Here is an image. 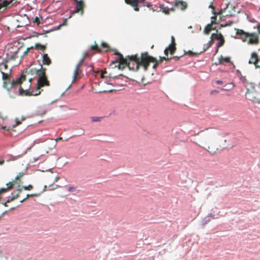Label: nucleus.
<instances>
[{"label": "nucleus", "instance_id": "nucleus-6", "mask_svg": "<svg viewBox=\"0 0 260 260\" xmlns=\"http://www.w3.org/2000/svg\"><path fill=\"white\" fill-rule=\"evenodd\" d=\"M83 64V59H80L76 64L74 70L72 77V82H75L81 79L83 76L82 69L81 68Z\"/></svg>", "mask_w": 260, "mask_h": 260}, {"label": "nucleus", "instance_id": "nucleus-2", "mask_svg": "<svg viewBox=\"0 0 260 260\" xmlns=\"http://www.w3.org/2000/svg\"><path fill=\"white\" fill-rule=\"evenodd\" d=\"M218 134V131L216 128L208 127L201 130L195 134L194 136L198 137L190 141L207 150L210 154H215L219 150V145L214 141V138Z\"/></svg>", "mask_w": 260, "mask_h": 260}, {"label": "nucleus", "instance_id": "nucleus-36", "mask_svg": "<svg viewBox=\"0 0 260 260\" xmlns=\"http://www.w3.org/2000/svg\"><path fill=\"white\" fill-rule=\"evenodd\" d=\"M101 45L103 48L105 49V51H107L109 48V46L106 43H102Z\"/></svg>", "mask_w": 260, "mask_h": 260}, {"label": "nucleus", "instance_id": "nucleus-3", "mask_svg": "<svg viewBox=\"0 0 260 260\" xmlns=\"http://www.w3.org/2000/svg\"><path fill=\"white\" fill-rule=\"evenodd\" d=\"M28 80V81L27 82L25 85H23V82L26 80V75L23 73L19 78L12 81L10 88H13L17 85H20L19 92L20 95L36 96L40 94L41 92L40 89H39L37 91H36V88L35 90H32L31 91L29 90L31 86V82L32 80V78H29Z\"/></svg>", "mask_w": 260, "mask_h": 260}, {"label": "nucleus", "instance_id": "nucleus-14", "mask_svg": "<svg viewBox=\"0 0 260 260\" xmlns=\"http://www.w3.org/2000/svg\"><path fill=\"white\" fill-rule=\"evenodd\" d=\"M76 7L75 10L72 13V14L80 13L81 15H82L83 13V9L85 7V5L82 1H76Z\"/></svg>", "mask_w": 260, "mask_h": 260}, {"label": "nucleus", "instance_id": "nucleus-19", "mask_svg": "<svg viewBox=\"0 0 260 260\" xmlns=\"http://www.w3.org/2000/svg\"><path fill=\"white\" fill-rule=\"evenodd\" d=\"M175 6L180 8L182 10H184L187 7V4L184 2L176 0L175 3Z\"/></svg>", "mask_w": 260, "mask_h": 260}, {"label": "nucleus", "instance_id": "nucleus-29", "mask_svg": "<svg viewBox=\"0 0 260 260\" xmlns=\"http://www.w3.org/2000/svg\"><path fill=\"white\" fill-rule=\"evenodd\" d=\"M91 50H96L97 52H100L101 51V49L98 46L96 42H94V45L90 47Z\"/></svg>", "mask_w": 260, "mask_h": 260}, {"label": "nucleus", "instance_id": "nucleus-28", "mask_svg": "<svg viewBox=\"0 0 260 260\" xmlns=\"http://www.w3.org/2000/svg\"><path fill=\"white\" fill-rule=\"evenodd\" d=\"M224 42H225V41L223 37L222 39H221L220 40H219V41L217 43V44L216 45L217 47V49L216 50V52H218V48L223 45V44H224Z\"/></svg>", "mask_w": 260, "mask_h": 260}, {"label": "nucleus", "instance_id": "nucleus-5", "mask_svg": "<svg viewBox=\"0 0 260 260\" xmlns=\"http://www.w3.org/2000/svg\"><path fill=\"white\" fill-rule=\"evenodd\" d=\"M237 35L240 36V39L249 45H257L259 43L258 35L255 32L249 33L242 29H238Z\"/></svg>", "mask_w": 260, "mask_h": 260}, {"label": "nucleus", "instance_id": "nucleus-40", "mask_svg": "<svg viewBox=\"0 0 260 260\" xmlns=\"http://www.w3.org/2000/svg\"><path fill=\"white\" fill-rule=\"evenodd\" d=\"M209 8H211L212 9V12L214 13V14H215V13L214 12V11L215 10V8L213 6V3L212 2L210 3V4L209 6Z\"/></svg>", "mask_w": 260, "mask_h": 260}, {"label": "nucleus", "instance_id": "nucleus-53", "mask_svg": "<svg viewBox=\"0 0 260 260\" xmlns=\"http://www.w3.org/2000/svg\"><path fill=\"white\" fill-rule=\"evenodd\" d=\"M84 85H83V86H82L81 88H82H82H84Z\"/></svg>", "mask_w": 260, "mask_h": 260}, {"label": "nucleus", "instance_id": "nucleus-38", "mask_svg": "<svg viewBox=\"0 0 260 260\" xmlns=\"http://www.w3.org/2000/svg\"><path fill=\"white\" fill-rule=\"evenodd\" d=\"M89 56V54L88 52H84L83 54V57L81 59H83V63L84 61V60L86 57H87Z\"/></svg>", "mask_w": 260, "mask_h": 260}, {"label": "nucleus", "instance_id": "nucleus-48", "mask_svg": "<svg viewBox=\"0 0 260 260\" xmlns=\"http://www.w3.org/2000/svg\"><path fill=\"white\" fill-rule=\"evenodd\" d=\"M63 139L62 137H59L55 140V142H58L59 141L62 140Z\"/></svg>", "mask_w": 260, "mask_h": 260}, {"label": "nucleus", "instance_id": "nucleus-37", "mask_svg": "<svg viewBox=\"0 0 260 260\" xmlns=\"http://www.w3.org/2000/svg\"><path fill=\"white\" fill-rule=\"evenodd\" d=\"M216 23H217V22H216V16H212L211 17V24H212V25H213V24H216Z\"/></svg>", "mask_w": 260, "mask_h": 260}, {"label": "nucleus", "instance_id": "nucleus-24", "mask_svg": "<svg viewBox=\"0 0 260 260\" xmlns=\"http://www.w3.org/2000/svg\"><path fill=\"white\" fill-rule=\"evenodd\" d=\"M8 62V61H7V60L6 59L5 62H3L0 64V71H3L5 72L9 70H8V66L7 64Z\"/></svg>", "mask_w": 260, "mask_h": 260}, {"label": "nucleus", "instance_id": "nucleus-11", "mask_svg": "<svg viewBox=\"0 0 260 260\" xmlns=\"http://www.w3.org/2000/svg\"><path fill=\"white\" fill-rule=\"evenodd\" d=\"M235 8L232 5L228 4L226 7L223 9H221L220 13L222 14L223 16L231 17L235 15Z\"/></svg>", "mask_w": 260, "mask_h": 260}, {"label": "nucleus", "instance_id": "nucleus-34", "mask_svg": "<svg viewBox=\"0 0 260 260\" xmlns=\"http://www.w3.org/2000/svg\"><path fill=\"white\" fill-rule=\"evenodd\" d=\"M107 73L105 71H101V77L102 78H107L108 77V76L107 75Z\"/></svg>", "mask_w": 260, "mask_h": 260}, {"label": "nucleus", "instance_id": "nucleus-18", "mask_svg": "<svg viewBox=\"0 0 260 260\" xmlns=\"http://www.w3.org/2000/svg\"><path fill=\"white\" fill-rule=\"evenodd\" d=\"M224 62L230 63L231 62V58L230 57H223L222 55L218 58L217 62H215L216 65L223 64Z\"/></svg>", "mask_w": 260, "mask_h": 260}, {"label": "nucleus", "instance_id": "nucleus-15", "mask_svg": "<svg viewBox=\"0 0 260 260\" xmlns=\"http://www.w3.org/2000/svg\"><path fill=\"white\" fill-rule=\"evenodd\" d=\"M175 45V39L173 37H172V43L165 49L164 51L165 54L168 56L169 51H170L171 54H173L176 50Z\"/></svg>", "mask_w": 260, "mask_h": 260}, {"label": "nucleus", "instance_id": "nucleus-51", "mask_svg": "<svg viewBox=\"0 0 260 260\" xmlns=\"http://www.w3.org/2000/svg\"><path fill=\"white\" fill-rule=\"evenodd\" d=\"M189 53L190 54L192 55H194V54H198V53H193V52H191V51H189Z\"/></svg>", "mask_w": 260, "mask_h": 260}, {"label": "nucleus", "instance_id": "nucleus-9", "mask_svg": "<svg viewBox=\"0 0 260 260\" xmlns=\"http://www.w3.org/2000/svg\"><path fill=\"white\" fill-rule=\"evenodd\" d=\"M0 73L2 75V78L4 80V86L9 90L11 88L10 85L12 82L10 80L11 70H9L7 72L2 71H0Z\"/></svg>", "mask_w": 260, "mask_h": 260}, {"label": "nucleus", "instance_id": "nucleus-45", "mask_svg": "<svg viewBox=\"0 0 260 260\" xmlns=\"http://www.w3.org/2000/svg\"><path fill=\"white\" fill-rule=\"evenodd\" d=\"M216 83L217 84H223V82L222 81H220V80H217L216 81Z\"/></svg>", "mask_w": 260, "mask_h": 260}, {"label": "nucleus", "instance_id": "nucleus-8", "mask_svg": "<svg viewBox=\"0 0 260 260\" xmlns=\"http://www.w3.org/2000/svg\"><path fill=\"white\" fill-rule=\"evenodd\" d=\"M20 49V48L17 47L14 45L9 48L8 52L6 53L7 58L6 59L7 60V61L15 59L17 57V54Z\"/></svg>", "mask_w": 260, "mask_h": 260}, {"label": "nucleus", "instance_id": "nucleus-46", "mask_svg": "<svg viewBox=\"0 0 260 260\" xmlns=\"http://www.w3.org/2000/svg\"><path fill=\"white\" fill-rule=\"evenodd\" d=\"M233 24L232 21H230L228 23H227L226 24L224 25V26H230Z\"/></svg>", "mask_w": 260, "mask_h": 260}, {"label": "nucleus", "instance_id": "nucleus-52", "mask_svg": "<svg viewBox=\"0 0 260 260\" xmlns=\"http://www.w3.org/2000/svg\"><path fill=\"white\" fill-rule=\"evenodd\" d=\"M46 188H47V186L45 185L44 187L43 190L42 191V192H44V191H45L46 190Z\"/></svg>", "mask_w": 260, "mask_h": 260}, {"label": "nucleus", "instance_id": "nucleus-47", "mask_svg": "<svg viewBox=\"0 0 260 260\" xmlns=\"http://www.w3.org/2000/svg\"><path fill=\"white\" fill-rule=\"evenodd\" d=\"M84 134V130L83 129H81L80 133H79V135L81 136L83 135Z\"/></svg>", "mask_w": 260, "mask_h": 260}, {"label": "nucleus", "instance_id": "nucleus-22", "mask_svg": "<svg viewBox=\"0 0 260 260\" xmlns=\"http://www.w3.org/2000/svg\"><path fill=\"white\" fill-rule=\"evenodd\" d=\"M223 37L222 36L221 32L219 33H215V34H212L211 36V39H212V40H216L219 41V40H221Z\"/></svg>", "mask_w": 260, "mask_h": 260}, {"label": "nucleus", "instance_id": "nucleus-31", "mask_svg": "<svg viewBox=\"0 0 260 260\" xmlns=\"http://www.w3.org/2000/svg\"><path fill=\"white\" fill-rule=\"evenodd\" d=\"M2 125L1 128L3 130H5L7 131H10L11 130L13 127L11 126H6V125H3V123L1 124Z\"/></svg>", "mask_w": 260, "mask_h": 260}, {"label": "nucleus", "instance_id": "nucleus-20", "mask_svg": "<svg viewBox=\"0 0 260 260\" xmlns=\"http://www.w3.org/2000/svg\"><path fill=\"white\" fill-rule=\"evenodd\" d=\"M42 62L45 65L49 66L51 63V60L46 53H44L42 56Z\"/></svg>", "mask_w": 260, "mask_h": 260}, {"label": "nucleus", "instance_id": "nucleus-10", "mask_svg": "<svg viewBox=\"0 0 260 260\" xmlns=\"http://www.w3.org/2000/svg\"><path fill=\"white\" fill-rule=\"evenodd\" d=\"M245 96L248 100L251 101L253 103H260V98L256 90L251 92L246 91L245 93Z\"/></svg>", "mask_w": 260, "mask_h": 260}, {"label": "nucleus", "instance_id": "nucleus-16", "mask_svg": "<svg viewBox=\"0 0 260 260\" xmlns=\"http://www.w3.org/2000/svg\"><path fill=\"white\" fill-rule=\"evenodd\" d=\"M1 1L2 0H0V9L4 7L10 8L17 2V0L3 1L2 3Z\"/></svg>", "mask_w": 260, "mask_h": 260}, {"label": "nucleus", "instance_id": "nucleus-4", "mask_svg": "<svg viewBox=\"0 0 260 260\" xmlns=\"http://www.w3.org/2000/svg\"><path fill=\"white\" fill-rule=\"evenodd\" d=\"M46 69L43 68L41 65L39 69L32 68L25 72L27 75H31L34 77H36L37 75L38 76L37 85L36 86L37 91L42 87L49 85V82L47 80L46 75Z\"/></svg>", "mask_w": 260, "mask_h": 260}, {"label": "nucleus", "instance_id": "nucleus-25", "mask_svg": "<svg viewBox=\"0 0 260 260\" xmlns=\"http://www.w3.org/2000/svg\"><path fill=\"white\" fill-rule=\"evenodd\" d=\"M213 29V28H212V24L210 23V24H208L206 26V27L204 29V32L205 34L208 35L210 33V32L211 31V30Z\"/></svg>", "mask_w": 260, "mask_h": 260}, {"label": "nucleus", "instance_id": "nucleus-42", "mask_svg": "<svg viewBox=\"0 0 260 260\" xmlns=\"http://www.w3.org/2000/svg\"><path fill=\"white\" fill-rule=\"evenodd\" d=\"M59 179V177L57 175L55 176L54 177V180L53 181V183H55L56 182H57Z\"/></svg>", "mask_w": 260, "mask_h": 260}, {"label": "nucleus", "instance_id": "nucleus-12", "mask_svg": "<svg viewBox=\"0 0 260 260\" xmlns=\"http://www.w3.org/2000/svg\"><path fill=\"white\" fill-rule=\"evenodd\" d=\"M240 80L242 81L244 86L247 89V91H253L255 90V84L252 82H250L245 77H242L240 78Z\"/></svg>", "mask_w": 260, "mask_h": 260}, {"label": "nucleus", "instance_id": "nucleus-17", "mask_svg": "<svg viewBox=\"0 0 260 260\" xmlns=\"http://www.w3.org/2000/svg\"><path fill=\"white\" fill-rule=\"evenodd\" d=\"M24 175V174L23 172L19 173L14 180L9 182V184H12V187L16 184H19L21 183V179L23 177Z\"/></svg>", "mask_w": 260, "mask_h": 260}, {"label": "nucleus", "instance_id": "nucleus-30", "mask_svg": "<svg viewBox=\"0 0 260 260\" xmlns=\"http://www.w3.org/2000/svg\"><path fill=\"white\" fill-rule=\"evenodd\" d=\"M40 193L38 194V193H33V194H27L26 197L25 198H24V199H23L22 200H21L20 201L21 203H22L24 201H25L27 198H29V197H38L40 196Z\"/></svg>", "mask_w": 260, "mask_h": 260}, {"label": "nucleus", "instance_id": "nucleus-33", "mask_svg": "<svg viewBox=\"0 0 260 260\" xmlns=\"http://www.w3.org/2000/svg\"><path fill=\"white\" fill-rule=\"evenodd\" d=\"M91 120L92 122H98L101 120V117H91Z\"/></svg>", "mask_w": 260, "mask_h": 260}, {"label": "nucleus", "instance_id": "nucleus-44", "mask_svg": "<svg viewBox=\"0 0 260 260\" xmlns=\"http://www.w3.org/2000/svg\"><path fill=\"white\" fill-rule=\"evenodd\" d=\"M70 191H74L75 190V188L74 187H70L69 189Z\"/></svg>", "mask_w": 260, "mask_h": 260}, {"label": "nucleus", "instance_id": "nucleus-49", "mask_svg": "<svg viewBox=\"0 0 260 260\" xmlns=\"http://www.w3.org/2000/svg\"><path fill=\"white\" fill-rule=\"evenodd\" d=\"M67 22V20L66 19H64V22H63V23L62 24H60V25H59V27H60V26H62V25H66V24Z\"/></svg>", "mask_w": 260, "mask_h": 260}, {"label": "nucleus", "instance_id": "nucleus-50", "mask_svg": "<svg viewBox=\"0 0 260 260\" xmlns=\"http://www.w3.org/2000/svg\"><path fill=\"white\" fill-rule=\"evenodd\" d=\"M256 28H257V31L258 32V34H260V24L259 25H258L257 26H256Z\"/></svg>", "mask_w": 260, "mask_h": 260}, {"label": "nucleus", "instance_id": "nucleus-27", "mask_svg": "<svg viewBox=\"0 0 260 260\" xmlns=\"http://www.w3.org/2000/svg\"><path fill=\"white\" fill-rule=\"evenodd\" d=\"M25 119L24 117H22L21 119L20 120L18 118H16L15 120V123L13 124L12 126L13 128L15 127L16 126H18V125L20 124L21 123V122L23 121Z\"/></svg>", "mask_w": 260, "mask_h": 260}, {"label": "nucleus", "instance_id": "nucleus-54", "mask_svg": "<svg viewBox=\"0 0 260 260\" xmlns=\"http://www.w3.org/2000/svg\"><path fill=\"white\" fill-rule=\"evenodd\" d=\"M74 1L76 2V1H78V0H74Z\"/></svg>", "mask_w": 260, "mask_h": 260}, {"label": "nucleus", "instance_id": "nucleus-32", "mask_svg": "<svg viewBox=\"0 0 260 260\" xmlns=\"http://www.w3.org/2000/svg\"><path fill=\"white\" fill-rule=\"evenodd\" d=\"M170 59V58H168V57H159V60H157L156 59V62H157V65L160 63H161L163 60H169Z\"/></svg>", "mask_w": 260, "mask_h": 260}, {"label": "nucleus", "instance_id": "nucleus-21", "mask_svg": "<svg viewBox=\"0 0 260 260\" xmlns=\"http://www.w3.org/2000/svg\"><path fill=\"white\" fill-rule=\"evenodd\" d=\"M223 37L222 36L221 32L219 33H215V34H212L211 36V39H212V40H216L219 41V40H221Z\"/></svg>", "mask_w": 260, "mask_h": 260}, {"label": "nucleus", "instance_id": "nucleus-1", "mask_svg": "<svg viewBox=\"0 0 260 260\" xmlns=\"http://www.w3.org/2000/svg\"><path fill=\"white\" fill-rule=\"evenodd\" d=\"M114 54L117 56L115 62L117 63L118 65L115 67H118L120 70L128 67L130 70L137 71L140 67H142L144 71H147L150 62L153 63V69H155L157 67L156 58L150 56L148 52L141 53L140 57L136 54L127 56L125 58L117 51H115Z\"/></svg>", "mask_w": 260, "mask_h": 260}, {"label": "nucleus", "instance_id": "nucleus-26", "mask_svg": "<svg viewBox=\"0 0 260 260\" xmlns=\"http://www.w3.org/2000/svg\"><path fill=\"white\" fill-rule=\"evenodd\" d=\"M35 48L36 49L42 50L43 51H44L46 48V47L45 45H42L39 43H36L35 45Z\"/></svg>", "mask_w": 260, "mask_h": 260}, {"label": "nucleus", "instance_id": "nucleus-35", "mask_svg": "<svg viewBox=\"0 0 260 260\" xmlns=\"http://www.w3.org/2000/svg\"><path fill=\"white\" fill-rule=\"evenodd\" d=\"M214 40L211 39V40L208 42V43L206 45L207 47L206 49H204V51H205L207 49L210 47L213 43Z\"/></svg>", "mask_w": 260, "mask_h": 260}, {"label": "nucleus", "instance_id": "nucleus-43", "mask_svg": "<svg viewBox=\"0 0 260 260\" xmlns=\"http://www.w3.org/2000/svg\"><path fill=\"white\" fill-rule=\"evenodd\" d=\"M34 22L35 23H37L38 24L40 23V19L38 17H36L34 20Z\"/></svg>", "mask_w": 260, "mask_h": 260}, {"label": "nucleus", "instance_id": "nucleus-23", "mask_svg": "<svg viewBox=\"0 0 260 260\" xmlns=\"http://www.w3.org/2000/svg\"><path fill=\"white\" fill-rule=\"evenodd\" d=\"M223 37L222 36L221 32L219 33H215V34H212L211 36V39H212V40H216L219 41V40H221Z\"/></svg>", "mask_w": 260, "mask_h": 260}, {"label": "nucleus", "instance_id": "nucleus-13", "mask_svg": "<svg viewBox=\"0 0 260 260\" xmlns=\"http://www.w3.org/2000/svg\"><path fill=\"white\" fill-rule=\"evenodd\" d=\"M32 188H33V186L32 185H30V184L28 185V186H23L21 188H18L17 190V191L18 192V193L15 195H13V197L12 198V199L11 200H8L7 202L5 203V204H4L5 206H7V203L13 201L14 200L18 198V197H19V193L21 192L22 189H24V190H30Z\"/></svg>", "mask_w": 260, "mask_h": 260}, {"label": "nucleus", "instance_id": "nucleus-7", "mask_svg": "<svg viewBox=\"0 0 260 260\" xmlns=\"http://www.w3.org/2000/svg\"><path fill=\"white\" fill-rule=\"evenodd\" d=\"M126 4L132 6L136 11H139V7L142 6L149 7V3L146 0H125Z\"/></svg>", "mask_w": 260, "mask_h": 260}, {"label": "nucleus", "instance_id": "nucleus-41", "mask_svg": "<svg viewBox=\"0 0 260 260\" xmlns=\"http://www.w3.org/2000/svg\"><path fill=\"white\" fill-rule=\"evenodd\" d=\"M33 48H34V47H31L30 48H28L25 51H24L23 55H26V54H27L29 50L31 49H33Z\"/></svg>", "mask_w": 260, "mask_h": 260}, {"label": "nucleus", "instance_id": "nucleus-39", "mask_svg": "<svg viewBox=\"0 0 260 260\" xmlns=\"http://www.w3.org/2000/svg\"><path fill=\"white\" fill-rule=\"evenodd\" d=\"M7 117L4 116L2 113H0V119H2L3 121L6 120Z\"/></svg>", "mask_w": 260, "mask_h": 260}]
</instances>
